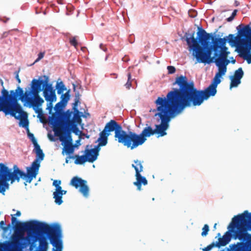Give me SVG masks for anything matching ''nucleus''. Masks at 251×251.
<instances>
[{
	"label": "nucleus",
	"instance_id": "ddd939ff",
	"mask_svg": "<svg viewBox=\"0 0 251 251\" xmlns=\"http://www.w3.org/2000/svg\"><path fill=\"white\" fill-rule=\"evenodd\" d=\"M44 77L45 78V80H43L44 82L42 84L43 87H44L43 89V96L45 100L49 102L47 109H49L50 113L53 108L52 103L56 100L55 90L53 89L51 84L48 83V77L46 75H44Z\"/></svg>",
	"mask_w": 251,
	"mask_h": 251
},
{
	"label": "nucleus",
	"instance_id": "13d9d810",
	"mask_svg": "<svg viewBox=\"0 0 251 251\" xmlns=\"http://www.w3.org/2000/svg\"><path fill=\"white\" fill-rule=\"evenodd\" d=\"M220 235H221V234H220V233H219L218 234V235H218V236H220Z\"/></svg>",
	"mask_w": 251,
	"mask_h": 251
},
{
	"label": "nucleus",
	"instance_id": "c03bdc74",
	"mask_svg": "<svg viewBox=\"0 0 251 251\" xmlns=\"http://www.w3.org/2000/svg\"><path fill=\"white\" fill-rule=\"evenodd\" d=\"M28 136L30 138V139H31V140L32 142H33V140H36L35 139V137H34V136L33 134H32V133H28Z\"/></svg>",
	"mask_w": 251,
	"mask_h": 251
},
{
	"label": "nucleus",
	"instance_id": "8fccbe9b",
	"mask_svg": "<svg viewBox=\"0 0 251 251\" xmlns=\"http://www.w3.org/2000/svg\"><path fill=\"white\" fill-rule=\"evenodd\" d=\"M61 193H62V196L63 195H65L67 193V191L62 190V192H60Z\"/></svg>",
	"mask_w": 251,
	"mask_h": 251
},
{
	"label": "nucleus",
	"instance_id": "a19ab883",
	"mask_svg": "<svg viewBox=\"0 0 251 251\" xmlns=\"http://www.w3.org/2000/svg\"><path fill=\"white\" fill-rule=\"evenodd\" d=\"M61 181L59 180H55L53 182V185L55 187L60 186L61 184Z\"/></svg>",
	"mask_w": 251,
	"mask_h": 251
},
{
	"label": "nucleus",
	"instance_id": "20e7f679",
	"mask_svg": "<svg viewBox=\"0 0 251 251\" xmlns=\"http://www.w3.org/2000/svg\"><path fill=\"white\" fill-rule=\"evenodd\" d=\"M197 32L199 41L194 37V33L189 35L186 33V41L190 50L193 51V55L199 63L210 64L214 62L229 63L227 59L229 51L226 47L223 48L218 58L211 56L213 46L210 42V39L214 40L211 34L207 33L201 28Z\"/></svg>",
	"mask_w": 251,
	"mask_h": 251
},
{
	"label": "nucleus",
	"instance_id": "49530a36",
	"mask_svg": "<svg viewBox=\"0 0 251 251\" xmlns=\"http://www.w3.org/2000/svg\"><path fill=\"white\" fill-rule=\"evenodd\" d=\"M21 215V212L19 211H17L15 215L16 216H20Z\"/></svg>",
	"mask_w": 251,
	"mask_h": 251
},
{
	"label": "nucleus",
	"instance_id": "2f4dec72",
	"mask_svg": "<svg viewBox=\"0 0 251 251\" xmlns=\"http://www.w3.org/2000/svg\"><path fill=\"white\" fill-rule=\"evenodd\" d=\"M75 112V113L74 114V116L73 118V120L74 122H77L79 123L81 121V118L80 116L78 115L79 111L78 112Z\"/></svg>",
	"mask_w": 251,
	"mask_h": 251
},
{
	"label": "nucleus",
	"instance_id": "7c9ffc66",
	"mask_svg": "<svg viewBox=\"0 0 251 251\" xmlns=\"http://www.w3.org/2000/svg\"><path fill=\"white\" fill-rule=\"evenodd\" d=\"M131 79V73H128L127 74V82L125 85L126 87L128 89H129L131 87L132 80Z\"/></svg>",
	"mask_w": 251,
	"mask_h": 251
},
{
	"label": "nucleus",
	"instance_id": "4468645a",
	"mask_svg": "<svg viewBox=\"0 0 251 251\" xmlns=\"http://www.w3.org/2000/svg\"><path fill=\"white\" fill-rule=\"evenodd\" d=\"M135 164H132V167L135 170V177L136 181L133 182V184L137 187L138 190H141V185H146L148 184V180L145 177L141 176L140 173L143 171V166L141 161L136 160L134 161Z\"/></svg>",
	"mask_w": 251,
	"mask_h": 251
},
{
	"label": "nucleus",
	"instance_id": "7ed1b4c3",
	"mask_svg": "<svg viewBox=\"0 0 251 251\" xmlns=\"http://www.w3.org/2000/svg\"><path fill=\"white\" fill-rule=\"evenodd\" d=\"M155 103L157 113L154 116H158L161 121L159 125L155 126L154 132L158 134L157 137L167 135L166 130L171 119L181 113L185 107L190 106L175 89L170 91L166 97H158Z\"/></svg>",
	"mask_w": 251,
	"mask_h": 251
},
{
	"label": "nucleus",
	"instance_id": "f704fd0d",
	"mask_svg": "<svg viewBox=\"0 0 251 251\" xmlns=\"http://www.w3.org/2000/svg\"><path fill=\"white\" fill-rule=\"evenodd\" d=\"M37 117L39 118L40 121L42 123H46L47 122V120L46 119V118H45V116H44V115L43 114V113H39V114L38 115Z\"/></svg>",
	"mask_w": 251,
	"mask_h": 251
},
{
	"label": "nucleus",
	"instance_id": "423d86ee",
	"mask_svg": "<svg viewBox=\"0 0 251 251\" xmlns=\"http://www.w3.org/2000/svg\"><path fill=\"white\" fill-rule=\"evenodd\" d=\"M221 76L216 74L214 81L205 90H198L193 82H189L185 76L180 75L176 77L173 85L177 84L179 89L175 88L184 100L190 106L200 105L204 100L210 96H214L217 93V87L221 82Z\"/></svg>",
	"mask_w": 251,
	"mask_h": 251
},
{
	"label": "nucleus",
	"instance_id": "f03ea898",
	"mask_svg": "<svg viewBox=\"0 0 251 251\" xmlns=\"http://www.w3.org/2000/svg\"><path fill=\"white\" fill-rule=\"evenodd\" d=\"M12 224L16 222L15 226V233L12 235L9 246L12 251H20L30 245L31 248L37 241L35 234L41 232L46 234L50 239V244L56 249L53 251H62V244L59 239L61 230L58 225H49L37 221L22 223L17 221V219L12 216Z\"/></svg>",
	"mask_w": 251,
	"mask_h": 251
},
{
	"label": "nucleus",
	"instance_id": "a878e982",
	"mask_svg": "<svg viewBox=\"0 0 251 251\" xmlns=\"http://www.w3.org/2000/svg\"><path fill=\"white\" fill-rule=\"evenodd\" d=\"M73 114L72 111L68 110L66 112H62L60 117L62 120H71Z\"/></svg>",
	"mask_w": 251,
	"mask_h": 251
},
{
	"label": "nucleus",
	"instance_id": "6e6d98bb",
	"mask_svg": "<svg viewBox=\"0 0 251 251\" xmlns=\"http://www.w3.org/2000/svg\"><path fill=\"white\" fill-rule=\"evenodd\" d=\"M4 222L3 221H1V222L0 223V224L1 225H4Z\"/></svg>",
	"mask_w": 251,
	"mask_h": 251
},
{
	"label": "nucleus",
	"instance_id": "f8f14e48",
	"mask_svg": "<svg viewBox=\"0 0 251 251\" xmlns=\"http://www.w3.org/2000/svg\"><path fill=\"white\" fill-rule=\"evenodd\" d=\"M118 142L130 150H133L144 144L139 134L132 131L126 132L125 130L122 133Z\"/></svg>",
	"mask_w": 251,
	"mask_h": 251
},
{
	"label": "nucleus",
	"instance_id": "603ef678",
	"mask_svg": "<svg viewBox=\"0 0 251 251\" xmlns=\"http://www.w3.org/2000/svg\"><path fill=\"white\" fill-rule=\"evenodd\" d=\"M4 248V245L2 244H0V250H2Z\"/></svg>",
	"mask_w": 251,
	"mask_h": 251
},
{
	"label": "nucleus",
	"instance_id": "4be33fe9",
	"mask_svg": "<svg viewBox=\"0 0 251 251\" xmlns=\"http://www.w3.org/2000/svg\"><path fill=\"white\" fill-rule=\"evenodd\" d=\"M74 91L75 92V102L73 103L74 105L73 108L75 112H78V109L76 107L79 102L81 95L79 94V92H75V85H74Z\"/></svg>",
	"mask_w": 251,
	"mask_h": 251
},
{
	"label": "nucleus",
	"instance_id": "39448f33",
	"mask_svg": "<svg viewBox=\"0 0 251 251\" xmlns=\"http://www.w3.org/2000/svg\"><path fill=\"white\" fill-rule=\"evenodd\" d=\"M33 144L36 154V158L32 163L30 167L26 168V173L20 170L17 165L14 166L13 171L11 172V170L4 164L0 163V193L4 195L6 190L9 189V185L8 183L9 181H11V183H13L15 181L19 182L21 177L25 179V184L26 185V182L30 183L33 178L36 177L40 166V160L44 159L45 155L36 140H33Z\"/></svg>",
	"mask_w": 251,
	"mask_h": 251
},
{
	"label": "nucleus",
	"instance_id": "dca6fc26",
	"mask_svg": "<svg viewBox=\"0 0 251 251\" xmlns=\"http://www.w3.org/2000/svg\"><path fill=\"white\" fill-rule=\"evenodd\" d=\"M54 114H56L59 118V123H60V126L63 129V131L65 132L66 131H70L71 132L72 128L74 126V122L71 120H62L59 116V113H52L51 116L50 117L49 123L51 125V121L52 120V117Z\"/></svg>",
	"mask_w": 251,
	"mask_h": 251
},
{
	"label": "nucleus",
	"instance_id": "bb28decb",
	"mask_svg": "<svg viewBox=\"0 0 251 251\" xmlns=\"http://www.w3.org/2000/svg\"><path fill=\"white\" fill-rule=\"evenodd\" d=\"M56 89H57V94L59 95L62 94L63 91L66 90V88L62 81L56 84Z\"/></svg>",
	"mask_w": 251,
	"mask_h": 251
},
{
	"label": "nucleus",
	"instance_id": "9b49d317",
	"mask_svg": "<svg viewBox=\"0 0 251 251\" xmlns=\"http://www.w3.org/2000/svg\"><path fill=\"white\" fill-rule=\"evenodd\" d=\"M123 131L121 125L116 121L111 120L106 123L103 130L100 133V137L98 139L99 146H104L107 144L110 132H115L114 137L118 140Z\"/></svg>",
	"mask_w": 251,
	"mask_h": 251
},
{
	"label": "nucleus",
	"instance_id": "6e6552de",
	"mask_svg": "<svg viewBox=\"0 0 251 251\" xmlns=\"http://www.w3.org/2000/svg\"><path fill=\"white\" fill-rule=\"evenodd\" d=\"M250 216L251 213L246 210L243 213L234 216L227 227L228 230L222 238H218V242L216 243V246L220 247L226 245L230 242L231 237L237 239V238H235L236 233L244 230Z\"/></svg>",
	"mask_w": 251,
	"mask_h": 251
},
{
	"label": "nucleus",
	"instance_id": "f3484780",
	"mask_svg": "<svg viewBox=\"0 0 251 251\" xmlns=\"http://www.w3.org/2000/svg\"><path fill=\"white\" fill-rule=\"evenodd\" d=\"M99 149H85L84 151V154L87 159V162L93 163L97 160L99 155Z\"/></svg>",
	"mask_w": 251,
	"mask_h": 251
},
{
	"label": "nucleus",
	"instance_id": "f257e3e1",
	"mask_svg": "<svg viewBox=\"0 0 251 251\" xmlns=\"http://www.w3.org/2000/svg\"><path fill=\"white\" fill-rule=\"evenodd\" d=\"M43 80L33 79L31 83L30 90L25 93L23 89L18 86L15 90L8 91L4 87V83L0 79V85L2 87L0 96V112H3L5 115H10L16 119L20 120L23 127H26L28 125L27 115L22 106L18 103L19 100L33 107L40 106L44 100L40 96L39 93L42 90V84Z\"/></svg>",
	"mask_w": 251,
	"mask_h": 251
},
{
	"label": "nucleus",
	"instance_id": "c756f323",
	"mask_svg": "<svg viewBox=\"0 0 251 251\" xmlns=\"http://www.w3.org/2000/svg\"><path fill=\"white\" fill-rule=\"evenodd\" d=\"M69 92L70 90H69L66 93L64 94H62L61 96V101L66 105L70 99Z\"/></svg>",
	"mask_w": 251,
	"mask_h": 251
},
{
	"label": "nucleus",
	"instance_id": "0eeeda50",
	"mask_svg": "<svg viewBox=\"0 0 251 251\" xmlns=\"http://www.w3.org/2000/svg\"><path fill=\"white\" fill-rule=\"evenodd\" d=\"M238 35L229 34L228 43L232 47H236L241 56L247 60L248 64L251 63V27L249 25H243L241 24L237 27Z\"/></svg>",
	"mask_w": 251,
	"mask_h": 251
},
{
	"label": "nucleus",
	"instance_id": "37998d69",
	"mask_svg": "<svg viewBox=\"0 0 251 251\" xmlns=\"http://www.w3.org/2000/svg\"><path fill=\"white\" fill-rule=\"evenodd\" d=\"M62 192V187L60 186L56 187L55 191L54 192L60 193Z\"/></svg>",
	"mask_w": 251,
	"mask_h": 251
},
{
	"label": "nucleus",
	"instance_id": "09e8293b",
	"mask_svg": "<svg viewBox=\"0 0 251 251\" xmlns=\"http://www.w3.org/2000/svg\"><path fill=\"white\" fill-rule=\"evenodd\" d=\"M234 4L236 6H237L239 5V2L237 0H235L234 1Z\"/></svg>",
	"mask_w": 251,
	"mask_h": 251
},
{
	"label": "nucleus",
	"instance_id": "2eb2a0df",
	"mask_svg": "<svg viewBox=\"0 0 251 251\" xmlns=\"http://www.w3.org/2000/svg\"><path fill=\"white\" fill-rule=\"evenodd\" d=\"M70 185L76 189L80 187L79 191L84 197H88L89 194V188L87 185V181L86 180L78 176H74L71 180Z\"/></svg>",
	"mask_w": 251,
	"mask_h": 251
},
{
	"label": "nucleus",
	"instance_id": "c9c22d12",
	"mask_svg": "<svg viewBox=\"0 0 251 251\" xmlns=\"http://www.w3.org/2000/svg\"><path fill=\"white\" fill-rule=\"evenodd\" d=\"M214 247H217V246H216V243H215L214 242H213L211 244L207 246L206 248H204L203 249V251H209Z\"/></svg>",
	"mask_w": 251,
	"mask_h": 251
},
{
	"label": "nucleus",
	"instance_id": "e433bc0d",
	"mask_svg": "<svg viewBox=\"0 0 251 251\" xmlns=\"http://www.w3.org/2000/svg\"><path fill=\"white\" fill-rule=\"evenodd\" d=\"M70 42L72 46L75 47V48H76L77 46L78 43L75 37L70 39Z\"/></svg>",
	"mask_w": 251,
	"mask_h": 251
},
{
	"label": "nucleus",
	"instance_id": "4c0bfd02",
	"mask_svg": "<svg viewBox=\"0 0 251 251\" xmlns=\"http://www.w3.org/2000/svg\"><path fill=\"white\" fill-rule=\"evenodd\" d=\"M167 70L168 71V73L170 74L175 73L176 70L175 67L173 66H168L167 67Z\"/></svg>",
	"mask_w": 251,
	"mask_h": 251
},
{
	"label": "nucleus",
	"instance_id": "58836bf2",
	"mask_svg": "<svg viewBox=\"0 0 251 251\" xmlns=\"http://www.w3.org/2000/svg\"><path fill=\"white\" fill-rule=\"evenodd\" d=\"M29 107H32L33 108V109L35 110V112L36 113H38V115L39 114V113H43L42 112V110L41 108H39V107L41 106L43 104V103L40 105V106H36V107H33L32 106H30L29 105H28V104H27Z\"/></svg>",
	"mask_w": 251,
	"mask_h": 251
},
{
	"label": "nucleus",
	"instance_id": "393cba45",
	"mask_svg": "<svg viewBox=\"0 0 251 251\" xmlns=\"http://www.w3.org/2000/svg\"><path fill=\"white\" fill-rule=\"evenodd\" d=\"M66 104H64L62 101H59L57 103L54 107L55 112L54 113H59V116L62 114V109L63 107L65 106Z\"/></svg>",
	"mask_w": 251,
	"mask_h": 251
},
{
	"label": "nucleus",
	"instance_id": "412c9836",
	"mask_svg": "<svg viewBox=\"0 0 251 251\" xmlns=\"http://www.w3.org/2000/svg\"><path fill=\"white\" fill-rule=\"evenodd\" d=\"M67 158H75V164H83L85 162H87V159L86 157L85 154L79 156L78 155H75L74 156H69Z\"/></svg>",
	"mask_w": 251,
	"mask_h": 251
},
{
	"label": "nucleus",
	"instance_id": "5701e85b",
	"mask_svg": "<svg viewBox=\"0 0 251 251\" xmlns=\"http://www.w3.org/2000/svg\"><path fill=\"white\" fill-rule=\"evenodd\" d=\"M39 248L41 251H47L48 247V243L45 237H42L39 239Z\"/></svg>",
	"mask_w": 251,
	"mask_h": 251
},
{
	"label": "nucleus",
	"instance_id": "5fc2aeb1",
	"mask_svg": "<svg viewBox=\"0 0 251 251\" xmlns=\"http://www.w3.org/2000/svg\"><path fill=\"white\" fill-rule=\"evenodd\" d=\"M216 226H217V224H215L214 225L213 227H214V229H216Z\"/></svg>",
	"mask_w": 251,
	"mask_h": 251
},
{
	"label": "nucleus",
	"instance_id": "4d7b16f0",
	"mask_svg": "<svg viewBox=\"0 0 251 251\" xmlns=\"http://www.w3.org/2000/svg\"><path fill=\"white\" fill-rule=\"evenodd\" d=\"M68 161H68V160L67 159V158H66V161H65V162H66V163H68Z\"/></svg>",
	"mask_w": 251,
	"mask_h": 251
},
{
	"label": "nucleus",
	"instance_id": "cd10ccee",
	"mask_svg": "<svg viewBox=\"0 0 251 251\" xmlns=\"http://www.w3.org/2000/svg\"><path fill=\"white\" fill-rule=\"evenodd\" d=\"M243 75H244V72L242 70V68H239L237 70H236L235 71L233 76L235 78H237L241 80V79L243 77Z\"/></svg>",
	"mask_w": 251,
	"mask_h": 251
},
{
	"label": "nucleus",
	"instance_id": "6ab92c4d",
	"mask_svg": "<svg viewBox=\"0 0 251 251\" xmlns=\"http://www.w3.org/2000/svg\"><path fill=\"white\" fill-rule=\"evenodd\" d=\"M227 37L223 38H219L215 39L214 38L213 40L211 39L213 42V45H212L213 48L214 47L215 49L221 48L222 49L223 48L226 47L225 45L227 41ZM228 38H229L228 36Z\"/></svg>",
	"mask_w": 251,
	"mask_h": 251
},
{
	"label": "nucleus",
	"instance_id": "c85d7f7f",
	"mask_svg": "<svg viewBox=\"0 0 251 251\" xmlns=\"http://www.w3.org/2000/svg\"><path fill=\"white\" fill-rule=\"evenodd\" d=\"M241 83V80L237 78L231 76V82L230 84V88L237 87Z\"/></svg>",
	"mask_w": 251,
	"mask_h": 251
},
{
	"label": "nucleus",
	"instance_id": "473e14b6",
	"mask_svg": "<svg viewBox=\"0 0 251 251\" xmlns=\"http://www.w3.org/2000/svg\"><path fill=\"white\" fill-rule=\"evenodd\" d=\"M209 226L205 224L204 225L203 228H202V232H201V236H205L207 235L208 232L209 231Z\"/></svg>",
	"mask_w": 251,
	"mask_h": 251
},
{
	"label": "nucleus",
	"instance_id": "b1692460",
	"mask_svg": "<svg viewBox=\"0 0 251 251\" xmlns=\"http://www.w3.org/2000/svg\"><path fill=\"white\" fill-rule=\"evenodd\" d=\"M53 198L54 199L55 202L58 204L60 205L62 203V193L58 192H53Z\"/></svg>",
	"mask_w": 251,
	"mask_h": 251
},
{
	"label": "nucleus",
	"instance_id": "a211bd4d",
	"mask_svg": "<svg viewBox=\"0 0 251 251\" xmlns=\"http://www.w3.org/2000/svg\"><path fill=\"white\" fill-rule=\"evenodd\" d=\"M154 134V129H153L151 126H147L139 135L144 143L147 140V137H149Z\"/></svg>",
	"mask_w": 251,
	"mask_h": 251
},
{
	"label": "nucleus",
	"instance_id": "1a4fd4ad",
	"mask_svg": "<svg viewBox=\"0 0 251 251\" xmlns=\"http://www.w3.org/2000/svg\"><path fill=\"white\" fill-rule=\"evenodd\" d=\"M59 120L58 116L56 114H54L52 117L51 125L53 127L55 134L59 137L60 140L62 142L63 152L65 151L67 154L73 153L75 148L77 147V145L73 144V139L70 130L65 132L63 131Z\"/></svg>",
	"mask_w": 251,
	"mask_h": 251
},
{
	"label": "nucleus",
	"instance_id": "3c124183",
	"mask_svg": "<svg viewBox=\"0 0 251 251\" xmlns=\"http://www.w3.org/2000/svg\"><path fill=\"white\" fill-rule=\"evenodd\" d=\"M79 142H80V139H78L76 141V145H77V146H78L80 144H79Z\"/></svg>",
	"mask_w": 251,
	"mask_h": 251
},
{
	"label": "nucleus",
	"instance_id": "de8ad7c7",
	"mask_svg": "<svg viewBox=\"0 0 251 251\" xmlns=\"http://www.w3.org/2000/svg\"><path fill=\"white\" fill-rule=\"evenodd\" d=\"M8 34V32H4L2 34V37L3 38V37H6Z\"/></svg>",
	"mask_w": 251,
	"mask_h": 251
},
{
	"label": "nucleus",
	"instance_id": "72a5a7b5",
	"mask_svg": "<svg viewBox=\"0 0 251 251\" xmlns=\"http://www.w3.org/2000/svg\"><path fill=\"white\" fill-rule=\"evenodd\" d=\"M237 11L238 10L237 9L234 10L231 16L227 18L226 21L228 22H231L237 15Z\"/></svg>",
	"mask_w": 251,
	"mask_h": 251
},
{
	"label": "nucleus",
	"instance_id": "79ce46f5",
	"mask_svg": "<svg viewBox=\"0 0 251 251\" xmlns=\"http://www.w3.org/2000/svg\"><path fill=\"white\" fill-rule=\"evenodd\" d=\"M19 70H20V69H19ZM19 71H16L15 72V74H16L15 78L17 79V80L18 82V83H21V79H20V78H19Z\"/></svg>",
	"mask_w": 251,
	"mask_h": 251
},
{
	"label": "nucleus",
	"instance_id": "ea45409f",
	"mask_svg": "<svg viewBox=\"0 0 251 251\" xmlns=\"http://www.w3.org/2000/svg\"><path fill=\"white\" fill-rule=\"evenodd\" d=\"M45 53L44 52H40L38 55V58L35 60L34 63L32 64H35V63L38 62L41 59H42L44 56Z\"/></svg>",
	"mask_w": 251,
	"mask_h": 251
},
{
	"label": "nucleus",
	"instance_id": "aec40b11",
	"mask_svg": "<svg viewBox=\"0 0 251 251\" xmlns=\"http://www.w3.org/2000/svg\"><path fill=\"white\" fill-rule=\"evenodd\" d=\"M216 66L218 67V72L216 74L220 76H222L226 72V66L229 63H221L219 62H214Z\"/></svg>",
	"mask_w": 251,
	"mask_h": 251
},
{
	"label": "nucleus",
	"instance_id": "a18cd8bd",
	"mask_svg": "<svg viewBox=\"0 0 251 251\" xmlns=\"http://www.w3.org/2000/svg\"><path fill=\"white\" fill-rule=\"evenodd\" d=\"M100 47L103 50H104L105 51L106 50V48L103 46V44H100Z\"/></svg>",
	"mask_w": 251,
	"mask_h": 251
},
{
	"label": "nucleus",
	"instance_id": "9d476101",
	"mask_svg": "<svg viewBox=\"0 0 251 251\" xmlns=\"http://www.w3.org/2000/svg\"><path fill=\"white\" fill-rule=\"evenodd\" d=\"M251 230V213L244 230L240 231L235 234V238L242 242L230 245V251H251V234L248 233Z\"/></svg>",
	"mask_w": 251,
	"mask_h": 251
},
{
	"label": "nucleus",
	"instance_id": "864d4df0",
	"mask_svg": "<svg viewBox=\"0 0 251 251\" xmlns=\"http://www.w3.org/2000/svg\"><path fill=\"white\" fill-rule=\"evenodd\" d=\"M235 62H236V60H235V59H233L231 60V63H232V64H234V63H235Z\"/></svg>",
	"mask_w": 251,
	"mask_h": 251
}]
</instances>
